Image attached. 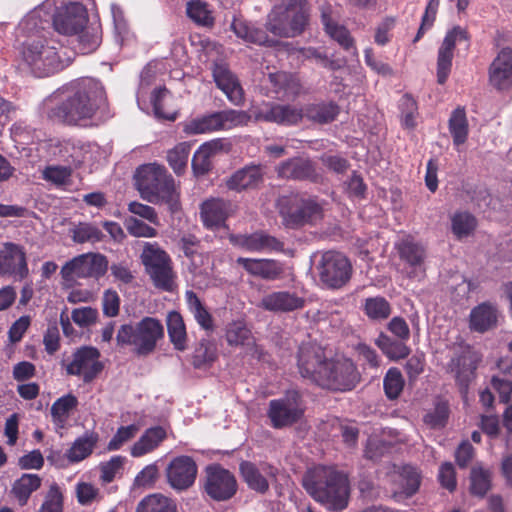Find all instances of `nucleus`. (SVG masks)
<instances>
[{"label": "nucleus", "mask_w": 512, "mask_h": 512, "mask_svg": "<svg viewBox=\"0 0 512 512\" xmlns=\"http://www.w3.org/2000/svg\"><path fill=\"white\" fill-rule=\"evenodd\" d=\"M63 511V496L59 486L56 483L50 485V488L45 496L38 512H62Z\"/></svg>", "instance_id": "nucleus-61"}, {"label": "nucleus", "mask_w": 512, "mask_h": 512, "mask_svg": "<svg viewBox=\"0 0 512 512\" xmlns=\"http://www.w3.org/2000/svg\"><path fill=\"white\" fill-rule=\"evenodd\" d=\"M232 28L239 38L248 42L259 45H267L270 42L264 31L251 27L242 21H234L232 23Z\"/></svg>", "instance_id": "nucleus-53"}, {"label": "nucleus", "mask_w": 512, "mask_h": 512, "mask_svg": "<svg viewBox=\"0 0 512 512\" xmlns=\"http://www.w3.org/2000/svg\"><path fill=\"white\" fill-rule=\"evenodd\" d=\"M267 415L276 429L292 426L303 416L300 394L297 391H289L284 397L271 400Z\"/></svg>", "instance_id": "nucleus-13"}, {"label": "nucleus", "mask_w": 512, "mask_h": 512, "mask_svg": "<svg viewBox=\"0 0 512 512\" xmlns=\"http://www.w3.org/2000/svg\"><path fill=\"white\" fill-rule=\"evenodd\" d=\"M187 15L195 23L203 26H211L214 18L208 10L207 4L202 0H191L187 3Z\"/></svg>", "instance_id": "nucleus-56"}, {"label": "nucleus", "mask_w": 512, "mask_h": 512, "mask_svg": "<svg viewBox=\"0 0 512 512\" xmlns=\"http://www.w3.org/2000/svg\"><path fill=\"white\" fill-rule=\"evenodd\" d=\"M125 227L128 233L134 237L153 238L158 234L155 228L134 217L125 220Z\"/></svg>", "instance_id": "nucleus-64"}, {"label": "nucleus", "mask_w": 512, "mask_h": 512, "mask_svg": "<svg viewBox=\"0 0 512 512\" xmlns=\"http://www.w3.org/2000/svg\"><path fill=\"white\" fill-rule=\"evenodd\" d=\"M99 435L96 432H86L77 438L71 448L66 452V457L71 463H77L87 458L96 446Z\"/></svg>", "instance_id": "nucleus-37"}, {"label": "nucleus", "mask_w": 512, "mask_h": 512, "mask_svg": "<svg viewBox=\"0 0 512 512\" xmlns=\"http://www.w3.org/2000/svg\"><path fill=\"white\" fill-rule=\"evenodd\" d=\"M449 132L456 146L462 145L468 138V120L464 107L452 111L448 122Z\"/></svg>", "instance_id": "nucleus-39"}, {"label": "nucleus", "mask_w": 512, "mask_h": 512, "mask_svg": "<svg viewBox=\"0 0 512 512\" xmlns=\"http://www.w3.org/2000/svg\"><path fill=\"white\" fill-rule=\"evenodd\" d=\"M42 479L37 474H23L12 487V493L20 505H25L31 494L40 488Z\"/></svg>", "instance_id": "nucleus-40"}, {"label": "nucleus", "mask_w": 512, "mask_h": 512, "mask_svg": "<svg viewBox=\"0 0 512 512\" xmlns=\"http://www.w3.org/2000/svg\"><path fill=\"white\" fill-rule=\"evenodd\" d=\"M316 271L323 286L328 289H341L350 281L353 268L344 254L326 251L321 254Z\"/></svg>", "instance_id": "nucleus-11"}, {"label": "nucleus", "mask_w": 512, "mask_h": 512, "mask_svg": "<svg viewBox=\"0 0 512 512\" xmlns=\"http://www.w3.org/2000/svg\"><path fill=\"white\" fill-rule=\"evenodd\" d=\"M322 23L326 33L335 40L344 50L351 52L353 56H357V49L354 44V39L351 37L350 32L342 25L334 22L325 10L322 11Z\"/></svg>", "instance_id": "nucleus-33"}, {"label": "nucleus", "mask_w": 512, "mask_h": 512, "mask_svg": "<svg viewBox=\"0 0 512 512\" xmlns=\"http://www.w3.org/2000/svg\"><path fill=\"white\" fill-rule=\"evenodd\" d=\"M136 512H178L174 500L162 494L144 497L137 505Z\"/></svg>", "instance_id": "nucleus-41"}, {"label": "nucleus", "mask_w": 512, "mask_h": 512, "mask_svg": "<svg viewBox=\"0 0 512 512\" xmlns=\"http://www.w3.org/2000/svg\"><path fill=\"white\" fill-rule=\"evenodd\" d=\"M279 177L292 180H308L316 182L318 173L313 162L304 157H294L281 162L276 167Z\"/></svg>", "instance_id": "nucleus-25"}, {"label": "nucleus", "mask_w": 512, "mask_h": 512, "mask_svg": "<svg viewBox=\"0 0 512 512\" xmlns=\"http://www.w3.org/2000/svg\"><path fill=\"white\" fill-rule=\"evenodd\" d=\"M217 358V348L213 341L203 338L192 355V365L196 369L210 367Z\"/></svg>", "instance_id": "nucleus-42"}, {"label": "nucleus", "mask_w": 512, "mask_h": 512, "mask_svg": "<svg viewBox=\"0 0 512 512\" xmlns=\"http://www.w3.org/2000/svg\"><path fill=\"white\" fill-rule=\"evenodd\" d=\"M302 55L306 59L315 60L317 64L331 71L339 70L346 65L345 59L329 57L321 50L313 47L303 49Z\"/></svg>", "instance_id": "nucleus-54"}, {"label": "nucleus", "mask_w": 512, "mask_h": 512, "mask_svg": "<svg viewBox=\"0 0 512 512\" xmlns=\"http://www.w3.org/2000/svg\"><path fill=\"white\" fill-rule=\"evenodd\" d=\"M108 259L101 253L88 252L67 261L60 274L65 282L72 283L80 278L103 277L108 270Z\"/></svg>", "instance_id": "nucleus-12"}, {"label": "nucleus", "mask_w": 512, "mask_h": 512, "mask_svg": "<svg viewBox=\"0 0 512 512\" xmlns=\"http://www.w3.org/2000/svg\"><path fill=\"white\" fill-rule=\"evenodd\" d=\"M199 483L203 495L215 502L229 501L238 491L234 473L218 463L209 464L204 468Z\"/></svg>", "instance_id": "nucleus-9"}, {"label": "nucleus", "mask_w": 512, "mask_h": 512, "mask_svg": "<svg viewBox=\"0 0 512 512\" xmlns=\"http://www.w3.org/2000/svg\"><path fill=\"white\" fill-rule=\"evenodd\" d=\"M226 340L228 344L232 346L249 344L251 340V332L240 322L232 323L227 328Z\"/></svg>", "instance_id": "nucleus-59"}, {"label": "nucleus", "mask_w": 512, "mask_h": 512, "mask_svg": "<svg viewBox=\"0 0 512 512\" xmlns=\"http://www.w3.org/2000/svg\"><path fill=\"white\" fill-rule=\"evenodd\" d=\"M307 23L306 0H288L272 9L266 28L275 36L292 38L302 34Z\"/></svg>", "instance_id": "nucleus-7"}, {"label": "nucleus", "mask_w": 512, "mask_h": 512, "mask_svg": "<svg viewBox=\"0 0 512 512\" xmlns=\"http://www.w3.org/2000/svg\"><path fill=\"white\" fill-rule=\"evenodd\" d=\"M185 300L188 311L193 315L198 325L205 331H213V317L197 294L192 290H187L185 292Z\"/></svg>", "instance_id": "nucleus-35"}, {"label": "nucleus", "mask_w": 512, "mask_h": 512, "mask_svg": "<svg viewBox=\"0 0 512 512\" xmlns=\"http://www.w3.org/2000/svg\"><path fill=\"white\" fill-rule=\"evenodd\" d=\"M280 214L287 227L298 228L320 220L323 208L314 198L294 195L280 200Z\"/></svg>", "instance_id": "nucleus-10"}, {"label": "nucleus", "mask_w": 512, "mask_h": 512, "mask_svg": "<svg viewBox=\"0 0 512 512\" xmlns=\"http://www.w3.org/2000/svg\"><path fill=\"white\" fill-rule=\"evenodd\" d=\"M87 23L86 8L79 2H70L57 8L53 16V25L61 34L73 36Z\"/></svg>", "instance_id": "nucleus-17"}, {"label": "nucleus", "mask_w": 512, "mask_h": 512, "mask_svg": "<svg viewBox=\"0 0 512 512\" xmlns=\"http://www.w3.org/2000/svg\"><path fill=\"white\" fill-rule=\"evenodd\" d=\"M492 473L481 463L473 465L470 471V492L483 497L491 488Z\"/></svg>", "instance_id": "nucleus-43"}, {"label": "nucleus", "mask_w": 512, "mask_h": 512, "mask_svg": "<svg viewBox=\"0 0 512 512\" xmlns=\"http://www.w3.org/2000/svg\"><path fill=\"white\" fill-rule=\"evenodd\" d=\"M236 211V205L223 198H209L200 205V216L206 228L217 229Z\"/></svg>", "instance_id": "nucleus-19"}, {"label": "nucleus", "mask_w": 512, "mask_h": 512, "mask_svg": "<svg viewBox=\"0 0 512 512\" xmlns=\"http://www.w3.org/2000/svg\"><path fill=\"white\" fill-rule=\"evenodd\" d=\"M224 148L222 139H214L202 144L192 158V169L196 176L208 173L212 167V157Z\"/></svg>", "instance_id": "nucleus-30"}, {"label": "nucleus", "mask_w": 512, "mask_h": 512, "mask_svg": "<svg viewBox=\"0 0 512 512\" xmlns=\"http://www.w3.org/2000/svg\"><path fill=\"white\" fill-rule=\"evenodd\" d=\"M306 299L289 290L273 291L264 295L259 306L273 313H290L303 309Z\"/></svg>", "instance_id": "nucleus-22"}, {"label": "nucleus", "mask_w": 512, "mask_h": 512, "mask_svg": "<svg viewBox=\"0 0 512 512\" xmlns=\"http://www.w3.org/2000/svg\"><path fill=\"white\" fill-rule=\"evenodd\" d=\"M23 63L36 77H47L64 69L70 62L66 49L56 40L32 33L22 45Z\"/></svg>", "instance_id": "nucleus-4"}, {"label": "nucleus", "mask_w": 512, "mask_h": 512, "mask_svg": "<svg viewBox=\"0 0 512 512\" xmlns=\"http://www.w3.org/2000/svg\"><path fill=\"white\" fill-rule=\"evenodd\" d=\"M190 145L186 142L179 143L167 153V161L176 174H181L188 162Z\"/></svg>", "instance_id": "nucleus-57"}, {"label": "nucleus", "mask_w": 512, "mask_h": 512, "mask_svg": "<svg viewBox=\"0 0 512 512\" xmlns=\"http://www.w3.org/2000/svg\"><path fill=\"white\" fill-rule=\"evenodd\" d=\"M198 467L192 457L182 455L173 458L165 474L170 487L178 492L189 489L195 483Z\"/></svg>", "instance_id": "nucleus-15"}, {"label": "nucleus", "mask_w": 512, "mask_h": 512, "mask_svg": "<svg viewBox=\"0 0 512 512\" xmlns=\"http://www.w3.org/2000/svg\"><path fill=\"white\" fill-rule=\"evenodd\" d=\"M221 130H229L237 126H245L249 123L251 117L245 111L239 110H223L216 112Z\"/></svg>", "instance_id": "nucleus-55"}, {"label": "nucleus", "mask_w": 512, "mask_h": 512, "mask_svg": "<svg viewBox=\"0 0 512 512\" xmlns=\"http://www.w3.org/2000/svg\"><path fill=\"white\" fill-rule=\"evenodd\" d=\"M239 472L250 490L263 495L268 492L270 483L277 480L279 470L267 462L257 465L251 461H242Z\"/></svg>", "instance_id": "nucleus-14"}, {"label": "nucleus", "mask_w": 512, "mask_h": 512, "mask_svg": "<svg viewBox=\"0 0 512 512\" xmlns=\"http://www.w3.org/2000/svg\"><path fill=\"white\" fill-rule=\"evenodd\" d=\"M397 250L400 258L409 264V266L415 269L422 267L426 258V251L420 243L407 237L397 244Z\"/></svg>", "instance_id": "nucleus-36"}, {"label": "nucleus", "mask_w": 512, "mask_h": 512, "mask_svg": "<svg viewBox=\"0 0 512 512\" xmlns=\"http://www.w3.org/2000/svg\"><path fill=\"white\" fill-rule=\"evenodd\" d=\"M395 498H408L414 495L420 486L421 477L418 470L411 465H403L394 474Z\"/></svg>", "instance_id": "nucleus-28"}, {"label": "nucleus", "mask_w": 512, "mask_h": 512, "mask_svg": "<svg viewBox=\"0 0 512 512\" xmlns=\"http://www.w3.org/2000/svg\"><path fill=\"white\" fill-rule=\"evenodd\" d=\"M219 130H221V128L216 112L193 119L184 127V132L188 135H197Z\"/></svg>", "instance_id": "nucleus-49"}, {"label": "nucleus", "mask_w": 512, "mask_h": 512, "mask_svg": "<svg viewBox=\"0 0 512 512\" xmlns=\"http://www.w3.org/2000/svg\"><path fill=\"white\" fill-rule=\"evenodd\" d=\"M489 82L497 90L512 88V49H502L489 67Z\"/></svg>", "instance_id": "nucleus-24"}, {"label": "nucleus", "mask_w": 512, "mask_h": 512, "mask_svg": "<svg viewBox=\"0 0 512 512\" xmlns=\"http://www.w3.org/2000/svg\"><path fill=\"white\" fill-rule=\"evenodd\" d=\"M166 430L161 426L147 429L131 447L133 457H141L155 450L166 438Z\"/></svg>", "instance_id": "nucleus-32"}, {"label": "nucleus", "mask_w": 512, "mask_h": 512, "mask_svg": "<svg viewBox=\"0 0 512 512\" xmlns=\"http://www.w3.org/2000/svg\"><path fill=\"white\" fill-rule=\"evenodd\" d=\"M99 358L98 349L84 346L73 354V361L66 367L67 374L82 376L85 383H90L103 370V364Z\"/></svg>", "instance_id": "nucleus-16"}, {"label": "nucleus", "mask_w": 512, "mask_h": 512, "mask_svg": "<svg viewBox=\"0 0 512 512\" xmlns=\"http://www.w3.org/2000/svg\"><path fill=\"white\" fill-rule=\"evenodd\" d=\"M498 309L490 302L475 306L469 315V328L473 332L485 333L494 329L498 321Z\"/></svg>", "instance_id": "nucleus-27"}, {"label": "nucleus", "mask_w": 512, "mask_h": 512, "mask_svg": "<svg viewBox=\"0 0 512 512\" xmlns=\"http://www.w3.org/2000/svg\"><path fill=\"white\" fill-rule=\"evenodd\" d=\"M302 112L303 117H306L308 120L319 124H326L335 120L339 114V107L333 102L309 104L302 109Z\"/></svg>", "instance_id": "nucleus-38"}, {"label": "nucleus", "mask_w": 512, "mask_h": 512, "mask_svg": "<svg viewBox=\"0 0 512 512\" xmlns=\"http://www.w3.org/2000/svg\"><path fill=\"white\" fill-rule=\"evenodd\" d=\"M60 156L69 165L78 167L85 160V151L83 146L71 141H67L64 142L60 147Z\"/></svg>", "instance_id": "nucleus-58"}, {"label": "nucleus", "mask_w": 512, "mask_h": 512, "mask_svg": "<svg viewBox=\"0 0 512 512\" xmlns=\"http://www.w3.org/2000/svg\"><path fill=\"white\" fill-rule=\"evenodd\" d=\"M392 448L391 442H387L385 439L379 436H372L368 439L365 456L371 460H378L385 454L389 453Z\"/></svg>", "instance_id": "nucleus-60"}, {"label": "nucleus", "mask_w": 512, "mask_h": 512, "mask_svg": "<svg viewBox=\"0 0 512 512\" xmlns=\"http://www.w3.org/2000/svg\"><path fill=\"white\" fill-rule=\"evenodd\" d=\"M164 337V326L154 317L146 316L135 324H123L116 334L117 346L130 348L138 357L152 354Z\"/></svg>", "instance_id": "nucleus-6"}, {"label": "nucleus", "mask_w": 512, "mask_h": 512, "mask_svg": "<svg viewBox=\"0 0 512 512\" xmlns=\"http://www.w3.org/2000/svg\"><path fill=\"white\" fill-rule=\"evenodd\" d=\"M263 181V172L260 166L249 165L234 172L227 180L229 190L241 192L257 187Z\"/></svg>", "instance_id": "nucleus-29"}, {"label": "nucleus", "mask_w": 512, "mask_h": 512, "mask_svg": "<svg viewBox=\"0 0 512 512\" xmlns=\"http://www.w3.org/2000/svg\"><path fill=\"white\" fill-rule=\"evenodd\" d=\"M77 42L76 49L81 54L94 52L101 43V35L98 28L83 27L78 34H74Z\"/></svg>", "instance_id": "nucleus-47"}, {"label": "nucleus", "mask_w": 512, "mask_h": 512, "mask_svg": "<svg viewBox=\"0 0 512 512\" xmlns=\"http://www.w3.org/2000/svg\"><path fill=\"white\" fill-rule=\"evenodd\" d=\"M136 187L142 199L153 204H165L171 213L180 210V194L173 177L157 164L137 169Z\"/></svg>", "instance_id": "nucleus-5"}, {"label": "nucleus", "mask_w": 512, "mask_h": 512, "mask_svg": "<svg viewBox=\"0 0 512 512\" xmlns=\"http://www.w3.org/2000/svg\"><path fill=\"white\" fill-rule=\"evenodd\" d=\"M467 33L457 26L450 30L438 51L437 82L444 84L449 76L452 66L453 51L457 42L467 41Z\"/></svg>", "instance_id": "nucleus-21"}, {"label": "nucleus", "mask_w": 512, "mask_h": 512, "mask_svg": "<svg viewBox=\"0 0 512 512\" xmlns=\"http://www.w3.org/2000/svg\"><path fill=\"white\" fill-rule=\"evenodd\" d=\"M404 378L398 368H390L383 379L385 395L390 400L397 399L404 388Z\"/></svg>", "instance_id": "nucleus-52"}, {"label": "nucleus", "mask_w": 512, "mask_h": 512, "mask_svg": "<svg viewBox=\"0 0 512 512\" xmlns=\"http://www.w3.org/2000/svg\"><path fill=\"white\" fill-rule=\"evenodd\" d=\"M104 102L105 91L100 81L85 78L73 85L66 99L50 110L49 117L68 125H78L91 119Z\"/></svg>", "instance_id": "nucleus-2"}, {"label": "nucleus", "mask_w": 512, "mask_h": 512, "mask_svg": "<svg viewBox=\"0 0 512 512\" xmlns=\"http://www.w3.org/2000/svg\"><path fill=\"white\" fill-rule=\"evenodd\" d=\"M363 309L367 317L375 321L385 320L391 314L390 303L381 296L367 298Z\"/></svg>", "instance_id": "nucleus-50"}, {"label": "nucleus", "mask_w": 512, "mask_h": 512, "mask_svg": "<svg viewBox=\"0 0 512 512\" xmlns=\"http://www.w3.org/2000/svg\"><path fill=\"white\" fill-rule=\"evenodd\" d=\"M255 119L283 126H293L303 119V112L302 109L292 105L267 103L256 110Z\"/></svg>", "instance_id": "nucleus-20"}, {"label": "nucleus", "mask_w": 512, "mask_h": 512, "mask_svg": "<svg viewBox=\"0 0 512 512\" xmlns=\"http://www.w3.org/2000/svg\"><path fill=\"white\" fill-rule=\"evenodd\" d=\"M284 244L263 232L248 234V252L282 251Z\"/></svg>", "instance_id": "nucleus-45"}, {"label": "nucleus", "mask_w": 512, "mask_h": 512, "mask_svg": "<svg viewBox=\"0 0 512 512\" xmlns=\"http://www.w3.org/2000/svg\"><path fill=\"white\" fill-rule=\"evenodd\" d=\"M125 458L117 455L113 456L109 461L100 464V480L104 483H110L123 467Z\"/></svg>", "instance_id": "nucleus-63"}, {"label": "nucleus", "mask_w": 512, "mask_h": 512, "mask_svg": "<svg viewBox=\"0 0 512 512\" xmlns=\"http://www.w3.org/2000/svg\"><path fill=\"white\" fill-rule=\"evenodd\" d=\"M77 405L78 400L72 394H67L58 398L51 406V416L54 422L63 426L71 411L75 409Z\"/></svg>", "instance_id": "nucleus-51"}, {"label": "nucleus", "mask_w": 512, "mask_h": 512, "mask_svg": "<svg viewBox=\"0 0 512 512\" xmlns=\"http://www.w3.org/2000/svg\"><path fill=\"white\" fill-rule=\"evenodd\" d=\"M269 82L274 92L283 98H295L300 94L301 84L299 79L287 72H276L269 74Z\"/></svg>", "instance_id": "nucleus-31"}, {"label": "nucleus", "mask_w": 512, "mask_h": 512, "mask_svg": "<svg viewBox=\"0 0 512 512\" xmlns=\"http://www.w3.org/2000/svg\"><path fill=\"white\" fill-rule=\"evenodd\" d=\"M167 332L170 342L178 351L187 349L188 336L182 315L177 311H170L166 318Z\"/></svg>", "instance_id": "nucleus-34"}, {"label": "nucleus", "mask_w": 512, "mask_h": 512, "mask_svg": "<svg viewBox=\"0 0 512 512\" xmlns=\"http://www.w3.org/2000/svg\"><path fill=\"white\" fill-rule=\"evenodd\" d=\"M29 274L26 252L23 247L7 242L0 250V275L17 276L20 280Z\"/></svg>", "instance_id": "nucleus-18"}, {"label": "nucleus", "mask_w": 512, "mask_h": 512, "mask_svg": "<svg viewBox=\"0 0 512 512\" xmlns=\"http://www.w3.org/2000/svg\"><path fill=\"white\" fill-rule=\"evenodd\" d=\"M138 431L139 427L136 424L121 426L109 441L107 449L109 451L119 450L126 442L133 439Z\"/></svg>", "instance_id": "nucleus-62"}, {"label": "nucleus", "mask_w": 512, "mask_h": 512, "mask_svg": "<svg viewBox=\"0 0 512 512\" xmlns=\"http://www.w3.org/2000/svg\"><path fill=\"white\" fill-rule=\"evenodd\" d=\"M236 263L252 276L263 280L274 281L279 279L283 272V265L274 259H254L239 257Z\"/></svg>", "instance_id": "nucleus-26"}, {"label": "nucleus", "mask_w": 512, "mask_h": 512, "mask_svg": "<svg viewBox=\"0 0 512 512\" xmlns=\"http://www.w3.org/2000/svg\"><path fill=\"white\" fill-rule=\"evenodd\" d=\"M70 236L75 243H96L102 241L104 234L93 223L80 222L74 225L70 230Z\"/></svg>", "instance_id": "nucleus-44"}, {"label": "nucleus", "mask_w": 512, "mask_h": 512, "mask_svg": "<svg viewBox=\"0 0 512 512\" xmlns=\"http://www.w3.org/2000/svg\"><path fill=\"white\" fill-rule=\"evenodd\" d=\"M306 492L329 511H342L348 506L350 486L347 476L328 466L309 469L302 478Z\"/></svg>", "instance_id": "nucleus-3"}, {"label": "nucleus", "mask_w": 512, "mask_h": 512, "mask_svg": "<svg viewBox=\"0 0 512 512\" xmlns=\"http://www.w3.org/2000/svg\"><path fill=\"white\" fill-rule=\"evenodd\" d=\"M213 79L216 86L226 95L235 106L244 104V90L236 77L225 63H215L213 66Z\"/></svg>", "instance_id": "nucleus-23"}, {"label": "nucleus", "mask_w": 512, "mask_h": 512, "mask_svg": "<svg viewBox=\"0 0 512 512\" xmlns=\"http://www.w3.org/2000/svg\"><path fill=\"white\" fill-rule=\"evenodd\" d=\"M145 272L153 285L160 290L172 292L176 287V273L169 254L157 242H146L140 255Z\"/></svg>", "instance_id": "nucleus-8"}, {"label": "nucleus", "mask_w": 512, "mask_h": 512, "mask_svg": "<svg viewBox=\"0 0 512 512\" xmlns=\"http://www.w3.org/2000/svg\"><path fill=\"white\" fill-rule=\"evenodd\" d=\"M297 366L301 377L332 391H350L360 381V374L352 360L327 359L323 349L316 344L300 345Z\"/></svg>", "instance_id": "nucleus-1"}, {"label": "nucleus", "mask_w": 512, "mask_h": 512, "mask_svg": "<svg viewBox=\"0 0 512 512\" xmlns=\"http://www.w3.org/2000/svg\"><path fill=\"white\" fill-rule=\"evenodd\" d=\"M476 226V218L468 212H456L451 218L452 232L459 240L470 236Z\"/></svg>", "instance_id": "nucleus-48"}, {"label": "nucleus", "mask_w": 512, "mask_h": 512, "mask_svg": "<svg viewBox=\"0 0 512 512\" xmlns=\"http://www.w3.org/2000/svg\"><path fill=\"white\" fill-rule=\"evenodd\" d=\"M376 345L392 360L403 359L410 353V349L404 341L394 340L383 333L376 339Z\"/></svg>", "instance_id": "nucleus-46"}]
</instances>
